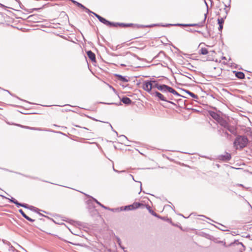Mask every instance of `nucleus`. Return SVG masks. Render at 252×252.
I'll return each mask as SVG.
<instances>
[{"instance_id": "1", "label": "nucleus", "mask_w": 252, "mask_h": 252, "mask_svg": "<svg viewBox=\"0 0 252 252\" xmlns=\"http://www.w3.org/2000/svg\"><path fill=\"white\" fill-rule=\"evenodd\" d=\"M249 140L245 135H238L233 142L234 147L237 150H242L247 146Z\"/></svg>"}, {"instance_id": "2", "label": "nucleus", "mask_w": 252, "mask_h": 252, "mask_svg": "<svg viewBox=\"0 0 252 252\" xmlns=\"http://www.w3.org/2000/svg\"><path fill=\"white\" fill-rule=\"evenodd\" d=\"M159 84L156 80H148L143 82L142 89L147 92H152V89L156 88L155 85Z\"/></svg>"}, {"instance_id": "3", "label": "nucleus", "mask_w": 252, "mask_h": 252, "mask_svg": "<svg viewBox=\"0 0 252 252\" xmlns=\"http://www.w3.org/2000/svg\"><path fill=\"white\" fill-rule=\"evenodd\" d=\"M82 193L84 194L85 196H86L87 197L89 198V199H88L87 201H86V203L88 204V207L91 208H95V206L93 203V202H95L96 204H97L98 205H99L102 208L106 209V210H110V208L104 206L102 204H101L100 202H99L97 199L93 197V196L87 194L85 193L81 192Z\"/></svg>"}, {"instance_id": "4", "label": "nucleus", "mask_w": 252, "mask_h": 252, "mask_svg": "<svg viewBox=\"0 0 252 252\" xmlns=\"http://www.w3.org/2000/svg\"><path fill=\"white\" fill-rule=\"evenodd\" d=\"M159 24H152L150 25L144 26L142 25H138V24H134L132 23H115L114 22V26L113 27H117V26H120L121 27H137L138 28H144V27H153L154 26H159Z\"/></svg>"}, {"instance_id": "5", "label": "nucleus", "mask_w": 252, "mask_h": 252, "mask_svg": "<svg viewBox=\"0 0 252 252\" xmlns=\"http://www.w3.org/2000/svg\"><path fill=\"white\" fill-rule=\"evenodd\" d=\"M145 204L138 202H134L133 203L126 205L125 206H122L120 207V211H131L134 210L139 208H144Z\"/></svg>"}, {"instance_id": "6", "label": "nucleus", "mask_w": 252, "mask_h": 252, "mask_svg": "<svg viewBox=\"0 0 252 252\" xmlns=\"http://www.w3.org/2000/svg\"><path fill=\"white\" fill-rule=\"evenodd\" d=\"M149 94H150L152 96H154L155 97H157L158 98V100H161L163 101H165L168 103H169L170 104L175 105V104L172 101H171L170 100H168L166 98L160 93L157 91H155L153 90V91H152V92H148Z\"/></svg>"}, {"instance_id": "7", "label": "nucleus", "mask_w": 252, "mask_h": 252, "mask_svg": "<svg viewBox=\"0 0 252 252\" xmlns=\"http://www.w3.org/2000/svg\"><path fill=\"white\" fill-rule=\"evenodd\" d=\"M155 88L163 93H170L172 88L165 84H157L155 85Z\"/></svg>"}, {"instance_id": "8", "label": "nucleus", "mask_w": 252, "mask_h": 252, "mask_svg": "<svg viewBox=\"0 0 252 252\" xmlns=\"http://www.w3.org/2000/svg\"><path fill=\"white\" fill-rule=\"evenodd\" d=\"M94 15L98 19L99 22L103 24L107 25L109 27H114V22H110L96 13H94Z\"/></svg>"}, {"instance_id": "9", "label": "nucleus", "mask_w": 252, "mask_h": 252, "mask_svg": "<svg viewBox=\"0 0 252 252\" xmlns=\"http://www.w3.org/2000/svg\"><path fill=\"white\" fill-rule=\"evenodd\" d=\"M205 3L207 6V13H205L204 14V18L203 19V20L200 23H196V24H186V26H188V27H202L204 26V24L205 22V20L206 19V17H207V13H208V4L206 2V1L205 0Z\"/></svg>"}, {"instance_id": "10", "label": "nucleus", "mask_w": 252, "mask_h": 252, "mask_svg": "<svg viewBox=\"0 0 252 252\" xmlns=\"http://www.w3.org/2000/svg\"><path fill=\"white\" fill-rule=\"evenodd\" d=\"M114 76L117 78L118 80L122 82H128L129 81V78L126 76H124L119 74H114Z\"/></svg>"}, {"instance_id": "11", "label": "nucleus", "mask_w": 252, "mask_h": 252, "mask_svg": "<svg viewBox=\"0 0 252 252\" xmlns=\"http://www.w3.org/2000/svg\"><path fill=\"white\" fill-rule=\"evenodd\" d=\"M87 55L89 58V59L93 62V63H96V58H95V55L94 53H93L92 51L89 50L86 52Z\"/></svg>"}, {"instance_id": "12", "label": "nucleus", "mask_w": 252, "mask_h": 252, "mask_svg": "<svg viewBox=\"0 0 252 252\" xmlns=\"http://www.w3.org/2000/svg\"><path fill=\"white\" fill-rule=\"evenodd\" d=\"M28 19H29L30 21L33 22L34 23L38 22V20L40 19V16L38 14H32L30 15Z\"/></svg>"}, {"instance_id": "13", "label": "nucleus", "mask_w": 252, "mask_h": 252, "mask_svg": "<svg viewBox=\"0 0 252 252\" xmlns=\"http://www.w3.org/2000/svg\"><path fill=\"white\" fill-rule=\"evenodd\" d=\"M208 114L212 118L217 121V122L221 117L217 113L213 111H208Z\"/></svg>"}, {"instance_id": "14", "label": "nucleus", "mask_w": 252, "mask_h": 252, "mask_svg": "<svg viewBox=\"0 0 252 252\" xmlns=\"http://www.w3.org/2000/svg\"><path fill=\"white\" fill-rule=\"evenodd\" d=\"M221 126L224 128H227L229 125V123L222 117H221L219 120L217 122Z\"/></svg>"}, {"instance_id": "15", "label": "nucleus", "mask_w": 252, "mask_h": 252, "mask_svg": "<svg viewBox=\"0 0 252 252\" xmlns=\"http://www.w3.org/2000/svg\"><path fill=\"white\" fill-rule=\"evenodd\" d=\"M120 100L126 105H130L132 103V100L127 96H123L122 98L120 97Z\"/></svg>"}, {"instance_id": "16", "label": "nucleus", "mask_w": 252, "mask_h": 252, "mask_svg": "<svg viewBox=\"0 0 252 252\" xmlns=\"http://www.w3.org/2000/svg\"><path fill=\"white\" fill-rule=\"evenodd\" d=\"M231 155L228 153H226V154L224 155H220L219 157V159L220 160L225 161L229 160L231 159Z\"/></svg>"}, {"instance_id": "17", "label": "nucleus", "mask_w": 252, "mask_h": 252, "mask_svg": "<svg viewBox=\"0 0 252 252\" xmlns=\"http://www.w3.org/2000/svg\"><path fill=\"white\" fill-rule=\"evenodd\" d=\"M233 73L235 74V76L240 79H244L245 77V74L241 71H233Z\"/></svg>"}, {"instance_id": "18", "label": "nucleus", "mask_w": 252, "mask_h": 252, "mask_svg": "<svg viewBox=\"0 0 252 252\" xmlns=\"http://www.w3.org/2000/svg\"><path fill=\"white\" fill-rule=\"evenodd\" d=\"M19 212L22 215V216L25 219H26L27 220H28V221L31 222H33L35 221V220L34 219H32L31 218H30L29 216H28L24 212V211H23L22 209H19Z\"/></svg>"}, {"instance_id": "19", "label": "nucleus", "mask_w": 252, "mask_h": 252, "mask_svg": "<svg viewBox=\"0 0 252 252\" xmlns=\"http://www.w3.org/2000/svg\"><path fill=\"white\" fill-rule=\"evenodd\" d=\"M181 90H182V91L185 92L186 94H187L189 95L192 98H195V99H198V96L197 95H196V94H194V93L191 92L189 90H186V89H182Z\"/></svg>"}, {"instance_id": "20", "label": "nucleus", "mask_w": 252, "mask_h": 252, "mask_svg": "<svg viewBox=\"0 0 252 252\" xmlns=\"http://www.w3.org/2000/svg\"><path fill=\"white\" fill-rule=\"evenodd\" d=\"M226 129L235 136L238 135L236 128L233 126L229 125L228 127H227Z\"/></svg>"}, {"instance_id": "21", "label": "nucleus", "mask_w": 252, "mask_h": 252, "mask_svg": "<svg viewBox=\"0 0 252 252\" xmlns=\"http://www.w3.org/2000/svg\"><path fill=\"white\" fill-rule=\"evenodd\" d=\"M43 6L42 7H40V8H32V9H28L26 8L24 6H23V7H22V9H23L24 10H25V11L27 12L32 13L34 11H38V10H39L40 9H41L43 8Z\"/></svg>"}, {"instance_id": "22", "label": "nucleus", "mask_w": 252, "mask_h": 252, "mask_svg": "<svg viewBox=\"0 0 252 252\" xmlns=\"http://www.w3.org/2000/svg\"><path fill=\"white\" fill-rule=\"evenodd\" d=\"M144 207H146L147 209L148 210L149 212L155 217H158V214L155 213L151 208V207L149 205H145Z\"/></svg>"}, {"instance_id": "23", "label": "nucleus", "mask_w": 252, "mask_h": 252, "mask_svg": "<svg viewBox=\"0 0 252 252\" xmlns=\"http://www.w3.org/2000/svg\"><path fill=\"white\" fill-rule=\"evenodd\" d=\"M186 25V24H166V25H161V26L162 27H167L172 26L187 27Z\"/></svg>"}, {"instance_id": "24", "label": "nucleus", "mask_w": 252, "mask_h": 252, "mask_svg": "<svg viewBox=\"0 0 252 252\" xmlns=\"http://www.w3.org/2000/svg\"><path fill=\"white\" fill-rule=\"evenodd\" d=\"M208 53L209 51L208 49L206 48H201L199 51V54L203 55H206L207 54H208Z\"/></svg>"}, {"instance_id": "25", "label": "nucleus", "mask_w": 252, "mask_h": 252, "mask_svg": "<svg viewBox=\"0 0 252 252\" xmlns=\"http://www.w3.org/2000/svg\"><path fill=\"white\" fill-rule=\"evenodd\" d=\"M209 55L207 57V60L208 61H214V59L213 58L214 55L215 54V52L214 51H211L208 53Z\"/></svg>"}, {"instance_id": "26", "label": "nucleus", "mask_w": 252, "mask_h": 252, "mask_svg": "<svg viewBox=\"0 0 252 252\" xmlns=\"http://www.w3.org/2000/svg\"><path fill=\"white\" fill-rule=\"evenodd\" d=\"M226 18V16H225L223 17L222 18H219L217 20L218 24L219 25H223V23L224 22V20Z\"/></svg>"}, {"instance_id": "27", "label": "nucleus", "mask_w": 252, "mask_h": 252, "mask_svg": "<svg viewBox=\"0 0 252 252\" xmlns=\"http://www.w3.org/2000/svg\"><path fill=\"white\" fill-rule=\"evenodd\" d=\"M170 93L174 94L175 95H176V96H182V97H186L185 96H184L182 95H181L180 94H179L175 90H174L173 88H172L171 90V92H170Z\"/></svg>"}, {"instance_id": "28", "label": "nucleus", "mask_w": 252, "mask_h": 252, "mask_svg": "<svg viewBox=\"0 0 252 252\" xmlns=\"http://www.w3.org/2000/svg\"><path fill=\"white\" fill-rule=\"evenodd\" d=\"M32 211L33 212H34L35 213H39L40 211H42V210H40L39 209L34 207V206H32ZM43 212L45 213H46V214H48V213L46 212V211H42Z\"/></svg>"}, {"instance_id": "29", "label": "nucleus", "mask_w": 252, "mask_h": 252, "mask_svg": "<svg viewBox=\"0 0 252 252\" xmlns=\"http://www.w3.org/2000/svg\"><path fill=\"white\" fill-rule=\"evenodd\" d=\"M0 196H1V197H2L3 198H5L7 199H8L9 200V201L11 203H13L14 204H15L16 201H17V200H16L14 198L11 197V198H7L2 195H0Z\"/></svg>"}, {"instance_id": "30", "label": "nucleus", "mask_w": 252, "mask_h": 252, "mask_svg": "<svg viewBox=\"0 0 252 252\" xmlns=\"http://www.w3.org/2000/svg\"><path fill=\"white\" fill-rule=\"evenodd\" d=\"M17 173L18 174L21 175L24 177H26L27 178H30V179H34V180H39V179L38 177H32V176H31L30 175H24V174L20 173Z\"/></svg>"}, {"instance_id": "31", "label": "nucleus", "mask_w": 252, "mask_h": 252, "mask_svg": "<svg viewBox=\"0 0 252 252\" xmlns=\"http://www.w3.org/2000/svg\"><path fill=\"white\" fill-rule=\"evenodd\" d=\"M16 126H19L21 127H23V128L29 129H32V130H36L37 129V128H36L35 127H30L28 126H24L21 125L20 124H17V125H16Z\"/></svg>"}, {"instance_id": "32", "label": "nucleus", "mask_w": 252, "mask_h": 252, "mask_svg": "<svg viewBox=\"0 0 252 252\" xmlns=\"http://www.w3.org/2000/svg\"><path fill=\"white\" fill-rule=\"evenodd\" d=\"M231 1V0H228V1H227V3H225L224 2H222L223 4H224V6L225 7L224 8H230Z\"/></svg>"}, {"instance_id": "33", "label": "nucleus", "mask_w": 252, "mask_h": 252, "mask_svg": "<svg viewBox=\"0 0 252 252\" xmlns=\"http://www.w3.org/2000/svg\"><path fill=\"white\" fill-rule=\"evenodd\" d=\"M32 206H33L29 205L28 204L23 203L22 207L26 208V209H29L30 210L32 211Z\"/></svg>"}, {"instance_id": "34", "label": "nucleus", "mask_w": 252, "mask_h": 252, "mask_svg": "<svg viewBox=\"0 0 252 252\" xmlns=\"http://www.w3.org/2000/svg\"><path fill=\"white\" fill-rule=\"evenodd\" d=\"M220 227H218L217 228L218 229H219L220 230H221V231H226V226L222 225V224H220ZM217 227V226H216Z\"/></svg>"}, {"instance_id": "35", "label": "nucleus", "mask_w": 252, "mask_h": 252, "mask_svg": "<svg viewBox=\"0 0 252 252\" xmlns=\"http://www.w3.org/2000/svg\"><path fill=\"white\" fill-rule=\"evenodd\" d=\"M158 217H156L157 218L159 219H161L164 221H166V220H168V218L167 217H162L160 215H159L158 214V215L157 216Z\"/></svg>"}, {"instance_id": "36", "label": "nucleus", "mask_w": 252, "mask_h": 252, "mask_svg": "<svg viewBox=\"0 0 252 252\" xmlns=\"http://www.w3.org/2000/svg\"><path fill=\"white\" fill-rule=\"evenodd\" d=\"M222 133H224V135L227 138H230L231 137V135L230 134H229L226 131H224V129H222Z\"/></svg>"}, {"instance_id": "37", "label": "nucleus", "mask_w": 252, "mask_h": 252, "mask_svg": "<svg viewBox=\"0 0 252 252\" xmlns=\"http://www.w3.org/2000/svg\"><path fill=\"white\" fill-rule=\"evenodd\" d=\"M38 214H39L40 216H42V217H45V218H46L48 219V220H51L53 221V222H55V221H54V220L53 219L50 218V217H49L48 216H45V215H43V214H42L40 213V212L38 213Z\"/></svg>"}, {"instance_id": "38", "label": "nucleus", "mask_w": 252, "mask_h": 252, "mask_svg": "<svg viewBox=\"0 0 252 252\" xmlns=\"http://www.w3.org/2000/svg\"><path fill=\"white\" fill-rule=\"evenodd\" d=\"M84 10H85V11L89 14L92 13L93 14H94V13H95L94 12L91 11L89 9H88L86 7H85V8Z\"/></svg>"}, {"instance_id": "39", "label": "nucleus", "mask_w": 252, "mask_h": 252, "mask_svg": "<svg viewBox=\"0 0 252 252\" xmlns=\"http://www.w3.org/2000/svg\"><path fill=\"white\" fill-rule=\"evenodd\" d=\"M116 239H117V242L118 244L119 245V246L120 247H121L122 242H121V240L120 238L118 237H117Z\"/></svg>"}, {"instance_id": "40", "label": "nucleus", "mask_w": 252, "mask_h": 252, "mask_svg": "<svg viewBox=\"0 0 252 252\" xmlns=\"http://www.w3.org/2000/svg\"><path fill=\"white\" fill-rule=\"evenodd\" d=\"M77 6L83 9H84L85 8V6L83 5L82 3H80V2H78L77 4Z\"/></svg>"}, {"instance_id": "41", "label": "nucleus", "mask_w": 252, "mask_h": 252, "mask_svg": "<svg viewBox=\"0 0 252 252\" xmlns=\"http://www.w3.org/2000/svg\"><path fill=\"white\" fill-rule=\"evenodd\" d=\"M23 203H20L18 201H17L15 203V205L17 206V207L19 208L20 207H23Z\"/></svg>"}, {"instance_id": "42", "label": "nucleus", "mask_w": 252, "mask_h": 252, "mask_svg": "<svg viewBox=\"0 0 252 252\" xmlns=\"http://www.w3.org/2000/svg\"><path fill=\"white\" fill-rule=\"evenodd\" d=\"M238 244L242 245V246L243 247V249L242 250H240V252H243V251H245V247L244 245V244L242 242H239Z\"/></svg>"}, {"instance_id": "43", "label": "nucleus", "mask_w": 252, "mask_h": 252, "mask_svg": "<svg viewBox=\"0 0 252 252\" xmlns=\"http://www.w3.org/2000/svg\"><path fill=\"white\" fill-rule=\"evenodd\" d=\"M110 210H111L112 211H113V212H119V211H120V208H112V209L110 208Z\"/></svg>"}, {"instance_id": "44", "label": "nucleus", "mask_w": 252, "mask_h": 252, "mask_svg": "<svg viewBox=\"0 0 252 252\" xmlns=\"http://www.w3.org/2000/svg\"><path fill=\"white\" fill-rule=\"evenodd\" d=\"M87 117H88V118H90V119H92V120H93L94 121H96V122H97V121H99V122H101L105 123L104 122H103V121H101L98 120H97V119H95V118H93V117H90V116H87Z\"/></svg>"}, {"instance_id": "45", "label": "nucleus", "mask_w": 252, "mask_h": 252, "mask_svg": "<svg viewBox=\"0 0 252 252\" xmlns=\"http://www.w3.org/2000/svg\"><path fill=\"white\" fill-rule=\"evenodd\" d=\"M180 52L181 53H182L183 55H184V56H185L187 58H189V56L190 55L189 54H186V53H183V52L182 51H180Z\"/></svg>"}, {"instance_id": "46", "label": "nucleus", "mask_w": 252, "mask_h": 252, "mask_svg": "<svg viewBox=\"0 0 252 252\" xmlns=\"http://www.w3.org/2000/svg\"><path fill=\"white\" fill-rule=\"evenodd\" d=\"M219 25V26L218 27V30L220 32H222V30L223 29V25Z\"/></svg>"}, {"instance_id": "47", "label": "nucleus", "mask_w": 252, "mask_h": 252, "mask_svg": "<svg viewBox=\"0 0 252 252\" xmlns=\"http://www.w3.org/2000/svg\"><path fill=\"white\" fill-rule=\"evenodd\" d=\"M166 221H167L168 222H169L170 223H171L172 225H174V223L173 222H172V221L171 220V219L170 218H168V220H166Z\"/></svg>"}, {"instance_id": "48", "label": "nucleus", "mask_w": 252, "mask_h": 252, "mask_svg": "<svg viewBox=\"0 0 252 252\" xmlns=\"http://www.w3.org/2000/svg\"><path fill=\"white\" fill-rule=\"evenodd\" d=\"M109 124L110 126V127H111V128L112 130L113 131H114V132H115V133H116L117 135V136H118V132H117L116 130H115L113 129V127H112V125H111L110 123H109Z\"/></svg>"}, {"instance_id": "49", "label": "nucleus", "mask_w": 252, "mask_h": 252, "mask_svg": "<svg viewBox=\"0 0 252 252\" xmlns=\"http://www.w3.org/2000/svg\"><path fill=\"white\" fill-rule=\"evenodd\" d=\"M230 8H228V9H227L226 8H224V10H225V15L226 17H227V15L228 13V12H229V10Z\"/></svg>"}, {"instance_id": "50", "label": "nucleus", "mask_w": 252, "mask_h": 252, "mask_svg": "<svg viewBox=\"0 0 252 252\" xmlns=\"http://www.w3.org/2000/svg\"><path fill=\"white\" fill-rule=\"evenodd\" d=\"M0 7H2V8H10V7H8L7 6L4 5V4L0 3Z\"/></svg>"}, {"instance_id": "51", "label": "nucleus", "mask_w": 252, "mask_h": 252, "mask_svg": "<svg viewBox=\"0 0 252 252\" xmlns=\"http://www.w3.org/2000/svg\"><path fill=\"white\" fill-rule=\"evenodd\" d=\"M180 75H182V76H186V77H187L189 78V79H190V80H191V77H189V76H186V75L184 74V73H183L180 72Z\"/></svg>"}, {"instance_id": "52", "label": "nucleus", "mask_w": 252, "mask_h": 252, "mask_svg": "<svg viewBox=\"0 0 252 252\" xmlns=\"http://www.w3.org/2000/svg\"><path fill=\"white\" fill-rule=\"evenodd\" d=\"M120 137H123L125 139H126V140L128 141V140L127 139V138L124 135H121L120 136Z\"/></svg>"}, {"instance_id": "53", "label": "nucleus", "mask_w": 252, "mask_h": 252, "mask_svg": "<svg viewBox=\"0 0 252 252\" xmlns=\"http://www.w3.org/2000/svg\"><path fill=\"white\" fill-rule=\"evenodd\" d=\"M75 126H76V127H78L83 128L85 129H86V130H89V129H88V128H87V127H82V126H78V125H75Z\"/></svg>"}, {"instance_id": "54", "label": "nucleus", "mask_w": 252, "mask_h": 252, "mask_svg": "<svg viewBox=\"0 0 252 252\" xmlns=\"http://www.w3.org/2000/svg\"><path fill=\"white\" fill-rule=\"evenodd\" d=\"M222 129H223V128H220V129H218V131L219 134H220L221 132L222 133Z\"/></svg>"}, {"instance_id": "55", "label": "nucleus", "mask_w": 252, "mask_h": 252, "mask_svg": "<svg viewBox=\"0 0 252 252\" xmlns=\"http://www.w3.org/2000/svg\"><path fill=\"white\" fill-rule=\"evenodd\" d=\"M3 90H4V91L7 92L8 94H9L11 95H12V96H14V95H13V94H11V93H10L8 90H4V89H3Z\"/></svg>"}, {"instance_id": "56", "label": "nucleus", "mask_w": 252, "mask_h": 252, "mask_svg": "<svg viewBox=\"0 0 252 252\" xmlns=\"http://www.w3.org/2000/svg\"><path fill=\"white\" fill-rule=\"evenodd\" d=\"M194 32H198V33H201V34H203V33L201 31H200L194 30Z\"/></svg>"}, {"instance_id": "57", "label": "nucleus", "mask_w": 252, "mask_h": 252, "mask_svg": "<svg viewBox=\"0 0 252 252\" xmlns=\"http://www.w3.org/2000/svg\"><path fill=\"white\" fill-rule=\"evenodd\" d=\"M184 73H186V74H188L189 75L191 76V74H190V73H189L188 72H184Z\"/></svg>"}, {"instance_id": "58", "label": "nucleus", "mask_w": 252, "mask_h": 252, "mask_svg": "<svg viewBox=\"0 0 252 252\" xmlns=\"http://www.w3.org/2000/svg\"><path fill=\"white\" fill-rule=\"evenodd\" d=\"M19 4H21V2L20 0H15Z\"/></svg>"}, {"instance_id": "59", "label": "nucleus", "mask_w": 252, "mask_h": 252, "mask_svg": "<svg viewBox=\"0 0 252 252\" xmlns=\"http://www.w3.org/2000/svg\"><path fill=\"white\" fill-rule=\"evenodd\" d=\"M237 186H239V187H244V186H243V185H242V184H238L237 185Z\"/></svg>"}, {"instance_id": "60", "label": "nucleus", "mask_w": 252, "mask_h": 252, "mask_svg": "<svg viewBox=\"0 0 252 252\" xmlns=\"http://www.w3.org/2000/svg\"><path fill=\"white\" fill-rule=\"evenodd\" d=\"M169 97V98L171 100H172L173 99V96L172 95L171 96H168Z\"/></svg>"}, {"instance_id": "61", "label": "nucleus", "mask_w": 252, "mask_h": 252, "mask_svg": "<svg viewBox=\"0 0 252 252\" xmlns=\"http://www.w3.org/2000/svg\"><path fill=\"white\" fill-rule=\"evenodd\" d=\"M188 65L189 66H191V67H194V66L192 65H191L190 63H188Z\"/></svg>"}, {"instance_id": "62", "label": "nucleus", "mask_w": 252, "mask_h": 252, "mask_svg": "<svg viewBox=\"0 0 252 252\" xmlns=\"http://www.w3.org/2000/svg\"><path fill=\"white\" fill-rule=\"evenodd\" d=\"M221 59L222 60H226V58L224 56H222V58H221Z\"/></svg>"}, {"instance_id": "63", "label": "nucleus", "mask_w": 252, "mask_h": 252, "mask_svg": "<svg viewBox=\"0 0 252 252\" xmlns=\"http://www.w3.org/2000/svg\"><path fill=\"white\" fill-rule=\"evenodd\" d=\"M122 249H123V250H125V247L124 246H123L122 245H121V247H120Z\"/></svg>"}, {"instance_id": "64", "label": "nucleus", "mask_w": 252, "mask_h": 252, "mask_svg": "<svg viewBox=\"0 0 252 252\" xmlns=\"http://www.w3.org/2000/svg\"><path fill=\"white\" fill-rule=\"evenodd\" d=\"M19 6H20V7L22 9V7H23V6H24L22 3L21 4H19Z\"/></svg>"}]
</instances>
